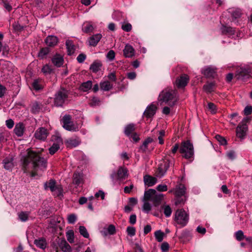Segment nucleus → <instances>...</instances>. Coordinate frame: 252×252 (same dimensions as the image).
Returning a JSON list of instances; mask_svg holds the SVG:
<instances>
[{
	"mask_svg": "<svg viewBox=\"0 0 252 252\" xmlns=\"http://www.w3.org/2000/svg\"><path fill=\"white\" fill-rule=\"evenodd\" d=\"M22 160L24 172L31 173L32 177L36 175L39 170H44L47 167L46 160L32 151H29Z\"/></svg>",
	"mask_w": 252,
	"mask_h": 252,
	"instance_id": "f257e3e1",
	"label": "nucleus"
},
{
	"mask_svg": "<svg viewBox=\"0 0 252 252\" xmlns=\"http://www.w3.org/2000/svg\"><path fill=\"white\" fill-rule=\"evenodd\" d=\"M158 100L161 104L164 103L170 106H173L178 100L177 93L172 89H164L159 94Z\"/></svg>",
	"mask_w": 252,
	"mask_h": 252,
	"instance_id": "f03ea898",
	"label": "nucleus"
},
{
	"mask_svg": "<svg viewBox=\"0 0 252 252\" xmlns=\"http://www.w3.org/2000/svg\"><path fill=\"white\" fill-rule=\"evenodd\" d=\"M163 198V194L158 193L154 189H149L145 191L144 201H151L155 206L158 205Z\"/></svg>",
	"mask_w": 252,
	"mask_h": 252,
	"instance_id": "7ed1b4c3",
	"label": "nucleus"
},
{
	"mask_svg": "<svg viewBox=\"0 0 252 252\" xmlns=\"http://www.w3.org/2000/svg\"><path fill=\"white\" fill-rule=\"evenodd\" d=\"M189 214L184 209L177 210L174 215L175 225H179L180 227H185L189 221Z\"/></svg>",
	"mask_w": 252,
	"mask_h": 252,
	"instance_id": "20e7f679",
	"label": "nucleus"
},
{
	"mask_svg": "<svg viewBox=\"0 0 252 252\" xmlns=\"http://www.w3.org/2000/svg\"><path fill=\"white\" fill-rule=\"evenodd\" d=\"M179 152L186 159L192 158L194 156V149L192 144L189 140L181 143Z\"/></svg>",
	"mask_w": 252,
	"mask_h": 252,
	"instance_id": "39448f33",
	"label": "nucleus"
},
{
	"mask_svg": "<svg viewBox=\"0 0 252 252\" xmlns=\"http://www.w3.org/2000/svg\"><path fill=\"white\" fill-rule=\"evenodd\" d=\"M251 120V118L249 117H246L243 119L236 127V132L237 137L241 139H244L248 129L247 123H249Z\"/></svg>",
	"mask_w": 252,
	"mask_h": 252,
	"instance_id": "423d86ee",
	"label": "nucleus"
},
{
	"mask_svg": "<svg viewBox=\"0 0 252 252\" xmlns=\"http://www.w3.org/2000/svg\"><path fill=\"white\" fill-rule=\"evenodd\" d=\"M69 92L64 89H61L55 94L54 104L56 106H62L67 100Z\"/></svg>",
	"mask_w": 252,
	"mask_h": 252,
	"instance_id": "0eeeda50",
	"label": "nucleus"
},
{
	"mask_svg": "<svg viewBox=\"0 0 252 252\" xmlns=\"http://www.w3.org/2000/svg\"><path fill=\"white\" fill-rule=\"evenodd\" d=\"M71 116L69 115H65L62 120L63 126L69 131H77L78 127L71 121Z\"/></svg>",
	"mask_w": 252,
	"mask_h": 252,
	"instance_id": "6e6552de",
	"label": "nucleus"
},
{
	"mask_svg": "<svg viewBox=\"0 0 252 252\" xmlns=\"http://www.w3.org/2000/svg\"><path fill=\"white\" fill-rule=\"evenodd\" d=\"M170 163L169 159H165L162 161L158 165L157 172V176L159 177L163 176L169 167Z\"/></svg>",
	"mask_w": 252,
	"mask_h": 252,
	"instance_id": "1a4fd4ad",
	"label": "nucleus"
},
{
	"mask_svg": "<svg viewBox=\"0 0 252 252\" xmlns=\"http://www.w3.org/2000/svg\"><path fill=\"white\" fill-rule=\"evenodd\" d=\"M56 182L55 180H50L48 182H46L44 184V188L45 189H49L52 192L58 191L59 194L61 193L62 191V188L61 186H56Z\"/></svg>",
	"mask_w": 252,
	"mask_h": 252,
	"instance_id": "9d476101",
	"label": "nucleus"
},
{
	"mask_svg": "<svg viewBox=\"0 0 252 252\" xmlns=\"http://www.w3.org/2000/svg\"><path fill=\"white\" fill-rule=\"evenodd\" d=\"M52 140L53 141L55 140L56 142L53 143L49 149V151L51 155H54L59 149L60 145L63 143V141L61 137L58 136H53Z\"/></svg>",
	"mask_w": 252,
	"mask_h": 252,
	"instance_id": "9b49d317",
	"label": "nucleus"
},
{
	"mask_svg": "<svg viewBox=\"0 0 252 252\" xmlns=\"http://www.w3.org/2000/svg\"><path fill=\"white\" fill-rule=\"evenodd\" d=\"M189 79V77L188 75L184 74L180 77L177 78L175 83L176 85L178 88L184 87L187 85Z\"/></svg>",
	"mask_w": 252,
	"mask_h": 252,
	"instance_id": "f8f14e48",
	"label": "nucleus"
},
{
	"mask_svg": "<svg viewBox=\"0 0 252 252\" xmlns=\"http://www.w3.org/2000/svg\"><path fill=\"white\" fill-rule=\"evenodd\" d=\"M48 135L47 130L44 127L38 128L34 133L35 137L37 139L41 140H45Z\"/></svg>",
	"mask_w": 252,
	"mask_h": 252,
	"instance_id": "ddd939ff",
	"label": "nucleus"
},
{
	"mask_svg": "<svg viewBox=\"0 0 252 252\" xmlns=\"http://www.w3.org/2000/svg\"><path fill=\"white\" fill-rule=\"evenodd\" d=\"M59 247L63 252H71V249L69 245L64 239L58 238L56 240Z\"/></svg>",
	"mask_w": 252,
	"mask_h": 252,
	"instance_id": "4468645a",
	"label": "nucleus"
},
{
	"mask_svg": "<svg viewBox=\"0 0 252 252\" xmlns=\"http://www.w3.org/2000/svg\"><path fill=\"white\" fill-rule=\"evenodd\" d=\"M157 107L154 104H151L147 107L144 114L147 118H151L156 114Z\"/></svg>",
	"mask_w": 252,
	"mask_h": 252,
	"instance_id": "2eb2a0df",
	"label": "nucleus"
},
{
	"mask_svg": "<svg viewBox=\"0 0 252 252\" xmlns=\"http://www.w3.org/2000/svg\"><path fill=\"white\" fill-rule=\"evenodd\" d=\"M124 55L126 58H132L134 56L135 50L133 47L129 44H126L123 50Z\"/></svg>",
	"mask_w": 252,
	"mask_h": 252,
	"instance_id": "dca6fc26",
	"label": "nucleus"
},
{
	"mask_svg": "<svg viewBox=\"0 0 252 252\" xmlns=\"http://www.w3.org/2000/svg\"><path fill=\"white\" fill-rule=\"evenodd\" d=\"M25 130V126L22 123L16 124L14 129V133L18 137H21L23 135Z\"/></svg>",
	"mask_w": 252,
	"mask_h": 252,
	"instance_id": "f3484780",
	"label": "nucleus"
},
{
	"mask_svg": "<svg viewBox=\"0 0 252 252\" xmlns=\"http://www.w3.org/2000/svg\"><path fill=\"white\" fill-rule=\"evenodd\" d=\"M102 38V35L97 33L93 35L89 38V44L92 46H95Z\"/></svg>",
	"mask_w": 252,
	"mask_h": 252,
	"instance_id": "a211bd4d",
	"label": "nucleus"
},
{
	"mask_svg": "<svg viewBox=\"0 0 252 252\" xmlns=\"http://www.w3.org/2000/svg\"><path fill=\"white\" fill-rule=\"evenodd\" d=\"M201 73L207 77H213L216 71L215 69L211 66H206L202 68Z\"/></svg>",
	"mask_w": 252,
	"mask_h": 252,
	"instance_id": "6ab92c4d",
	"label": "nucleus"
},
{
	"mask_svg": "<svg viewBox=\"0 0 252 252\" xmlns=\"http://www.w3.org/2000/svg\"><path fill=\"white\" fill-rule=\"evenodd\" d=\"M52 63L57 67H61L63 63V57L60 54H56L52 59Z\"/></svg>",
	"mask_w": 252,
	"mask_h": 252,
	"instance_id": "aec40b11",
	"label": "nucleus"
},
{
	"mask_svg": "<svg viewBox=\"0 0 252 252\" xmlns=\"http://www.w3.org/2000/svg\"><path fill=\"white\" fill-rule=\"evenodd\" d=\"M58 42V39L57 37L54 35H49L45 40L46 45L50 47H53L56 45Z\"/></svg>",
	"mask_w": 252,
	"mask_h": 252,
	"instance_id": "412c9836",
	"label": "nucleus"
},
{
	"mask_svg": "<svg viewBox=\"0 0 252 252\" xmlns=\"http://www.w3.org/2000/svg\"><path fill=\"white\" fill-rule=\"evenodd\" d=\"M2 163L5 169L10 170L14 167L13 158L12 157L6 158L3 160Z\"/></svg>",
	"mask_w": 252,
	"mask_h": 252,
	"instance_id": "4be33fe9",
	"label": "nucleus"
},
{
	"mask_svg": "<svg viewBox=\"0 0 252 252\" xmlns=\"http://www.w3.org/2000/svg\"><path fill=\"white\" fill-rule=\"evenodd\" d=\"M32 86L34 90L38 91L43 89L44 87V82L41 79H35L33 80Z\"/></svg>",
	"mask_w": 252,
	"mask_h": 252,
	"instance_id": "5701e85b",
	"label": "nucleus"
},
{
	"mask_svg": "<svg viewBox=\"0 0 252 252\" xmlns=\"http://www.w3.org/2000/svg\"><path fill=\"white\" fill-rule=\"evenodd\" d=\"M144 182L148 187H152L156 184L157 179L156 178L150 175H145L144 177Z\"/></svg>",
	"mask_w": 252,
	"mask_h": 252,
	"instance_id": "b1692460",
	"label": "nucleus"
},
{
	"mask_svg": "<svg viewBox=\"0 0 252 252\" xmlns=\"http://www.w3.org/2000/svg\"><path fill=\"white\" fill-rule=\"evenodd\" d=\"M186 188L184 185L180 184L175 189V195L177 197H181L185 193Z\"/></svg>",
	"mask_w": 252,
	"mask_h": 252,
	"instance_id": "393cba45",
	"label": "nucleus"
},
{
	"mask_svg": "<svg viewBox=\"0 0 252 252\" xmlns=\"http://www.w3.org/2000/svg\"><path fill=\"white\" fill-rule=\"evenodd\" d=\"M41 105L37 101H34L31 104V112L32 114H37L41 110Z\"/></svg>",
	"mask_w": 252,
	"mask_h": 252,
	"instance_id": "a878e982",
	"label": "nucleus"
},
{
	"mask_svg": "<svg viewBox=\"0 0 252 252\" xmlns=\"http://www.w3.org/2000/svg\"><path fill=\"white\" fill-rule=\"evenodd\" d=\"M135 129V125L130 124L126 126L124 129V133L127 136H130V135L134 133Z\"/></svg>",
	"mask_w": 252,
	"mask_h": 252,
	"instance_id": "bb28decb",
	"label": "nucleus"
},
{
	"mask_svg": "<svg viewBox=\"0 0 252 252\" xmlns=\"http://www.w3.org/2000/svg\"><path fill=\"white\" fill-rule=\"evenodd\" d=\"M115 227L114 225L110 224L107 228L104 229V230L101 231V233L102 235L106 236L107 235H113L115 233Z\"/></svg>",
	"mask_w": 252,
	"mask_h": 252,
	"instance_id": "cd10ccee",
	"label": "nucleus"
},
{
	"mask_svg": "<svg viewBox=\"0 0 252 252\" xmlns=\"http://www.w3.org/2000/svg\"><path fill=\"white\" fill-rule=\"evenodd\" d=\"M34 244L36 247L42 249H45L47 247V243L45 239L39 238L35 239L34 241Z\"/></svg>",
	"mask_w": 252,
	"mask_h": 252,
	"instance_id": "c85d7f7f",
	"label": "nucleus"
},
{
	"mask_svg": "<svg viewBox=\"0 0 252 252\" xmlns=\"http://www.w3.org/2000/svg\"><path fill=\"white\" fill-rule=\"evenodd\" d=\"M128 176L127 170L125 168L120 167L117 172V176L119 179H124Z\"/></svg>",
	"mask_w": 252,
	"mask_h": 252,
	"instance_id": "c756f323",
	"label": "nucleus"
},
{
	"mask_svg": "<svg viewBox=\"0 0 252 252\" xmlns=\"http://www.w3.org/2000/svg\"><path fill=\"white\" fill-rule=\"evenodd\" d=\"M102 66L101 62L99 61H95L91 65L90 69L93 72H97L100 69V67Z\"/></svg>",
	"mask_w": 252,
	"mask_h": 252,
	"instance_id": "7c9ffc66",
	"label": "nucleus"
},
{
	"mask_svg": "<svg viewBox=\"0 0 252 252\" xmlns=\"http://www.w3.org/2000/svg\"><path fill=\"white\" fill-rule=\"evenodd\" d=\"M92 87V82L91 81H87V82L82 83L80 86V90L83 92H86L90 90Z\"/></svg>",
	"mask_w": 252,
	"mask_h": 252,
	"instance_id": "2f4dec72",
	"label": "nucleus"
},
{
	"mask_svg": "<svg viewBox=\"0 0 252 252\" xmlns=\"http://www.w3.org/2000/svg\"><path fill=\"white\" fill-rule=\"evenodd\" d=\"M82 175L79 173H74L73 176V183L79 186L82 182Z\"/></svg>",
	"mask_w": 252,
	"mask_h": 252,
	"instance_id": "473e14b6",
	"label": "nucleus"
},
{
	"mask_svg": "<svg viewBox=\"0 0 252 252\" xmlns=\"http://www.w3.org/2000/svg\"><path fill=\"white\" fill-rule=\"evenodd\" d=\"M65 45L67 50L68 54L71 55L73 54L75 51V47L72 41L70 40H67L66 41Z\"/></svg>",
	"mask_w": 252,
	"mask_h": 252,
	"instance_id": "72a5a7b5",
	"label": "nucleus"
},
{
	"mask_svg": "<svg viewBox=\"0 0 252 252\" xmlns=\"http://www.w3.org/2000/svg\"><path fill=\"white\" fill-rule=\"evenodd\" d=\"M153 142V139L150 137L147 138L140 147L139 150L142 152H145L148 149V145Z\"/></svg>",
	"mask_w": 252,
	"mask_h": 252,
	"instance_id": "f704fd0d",
	"label": "nucleus"
},
{
	"mask_svg": "<svg viewBox=\"0 0 252 252\" xmlns=\"http://www.w3.org/2000/svg\"><path fill=\"white\" fill-rule=\"evenodd\" d=\"M30 213L29 212H21L18 213V218L21 221L28 220Z\"/></svg>",
	"mask_w": 252,
	"mask_h": 252,
	"instance_id": "c9c22d12",
	"label": "nucleus"
},
{
	"mask_svg": "<svg viewBox=\"0 0 252 252\" xmlns=\"http://www.w3.org/2000/svg\"><path fill=\"white\" fill-rule=\"evenodd\" d=\"M100 86L101 89L104 91H109L112 88V85L108 81L100 83Z\"/></svg>",
	"mask_w": 252,
	"mask_h": 252,
	"instance_id": "e433bc0d",
	"label": "nucleus"
},
{
	"mask_svg": "<svg viewBox=\"0 0 252 252\" xmlns=\"http://www.w3.org/2000/svg\"><path fill=\"white\" fill-rule=\"evenodd\" d=\"M67 143L69 146L75 147L80 144V140L78 138H71L67 140Z\"/></svg>",
	"mask_w": 252,
	"mask_h": 252,
	"instance_id": "4c0bfd02",
	"label": "nucleus"
},
{
	"mask_svg": "<svg viewBox=\"0 0 252 252\" xmlns=\"http://www.w3.org/2000/svg\"><path fill=\"white\" fill-rule=\"evenodd\" d=\"M221 32L223 33L228 34L229 35H233L235 33V30L231 27H228L222 26L221 28Z\"/></svg>",
	"mask_w": 252,
	"mask_h": 252,
	"instance_id": "58836bf2",
	"label": "nucleus"
},
{
	"mask_svg": "<svg viewBox=\"0 0 252 252\" xmlns=\"http://www.w3.org/2000/svg\"><path fill=\"white\" fill-rule=\"evenodd\" d=\"M161 208L166 217H169L171 216L172 211L169 205H163Z\"/></svg>",
	"mask_w": 252,
	"mask_h": 252,
	"instance_id": "ea45409f",
	"label": "nucleus"
},
{
	"mask_svg": "<svg viewBox=\"0 0 252 252\" xmlns=\"http://www.w3.org/2000/svg\"><path fill=\"white\" fill-rule=\"evenodd\" d=\"M94 27L90 22L85 23L83 27V31L84 32L89 33L93 32Z\"/></svg>",
	"mask_w": 252,
	"mask_h": 252,
	"instance_id": "a19ab883",
	"label": "nucleus"
},
{
	"mask_svg": "<svg viewBox=\"0 0 252 252\" xmlns=\"http://www.w3.org/2000/svg\"><path fill=\"white\" fill-rule=\"evenodd\" d=\"M49 51V49L48 47L43 48L39 52L38 56L41 59H44Z\"/></svg>",
	"mask_w": 252,
	"mask_h": 252,
	"instance_id": "79ce46f5",
	"label": "nucleus"
},
{
	"mask_svg": "<svg viewBox=\"0 0 252 252\" xmlns=\"http://www.w3.org/2000/svg\"><path fill=\"white\" fill-rule=\"evenodd\" d=\"M235 237L236 239L238 241H241L246 238V236L244 235V232L242 230H239L235 233Z\"/></svg>",
	"mask_w": 252,
	"mask_h": 252,
	"instance_id": "37998d69",
	"label": "nucleus"
},
{
	"mask_svg": "<svg viewBox=\"0 0 252 252\" xmlns=\"http://www.w3.org/2000/svg\"><path fill=\"white\" fill-rule=\"evenodd\" d=\"M215 84L213 82L208 83L203 86L204 90L207 93H211L213 91Z\"/></svg>",
	"mask_w": 252,
	"mask_h": 252,
	"instance_id": "c03bdc74",
	"label": "nucleus"
},
{
	"mask_svg": "<svg viewBox=\"0 0 252 252\" xmlns=\"http://www.w3.org/2000/svg\"><path fill=\"white\" fill-rule=\"evenodd\" d=\"M164 233L161 230H157L155 232V236L158 242H161L163 239Z\"/></svg>",
	"mask_w": 252,
	"mask_h": 252,
	"instance_id": "a18cd8bd",
	"label": "nucleus"
},
{
	"mask_svg": "<svg viewBox=\"0 0 252 252\" xmlns=\"http://www.w3.org/2000/svg\"><path fill=\"white\" fill-rule=\"evenodd\" d=\"M230 12L232 17L235 19L240 17L242 14L241 10L238 8L232 10Z\"/></svg>",
	"mask_w": 252,
	"mask_h": 252,
	"instance_id": "49530a36",
	"label": "nucleus"
},
{
	"mask_svg": "<svg viewBox=\"0 0 252 252\" xmlns=\"http://www.w3.org/2000/svg\"><path fill=\"white\" fill-rule=\"evenodd\" d=\"M79 232L81 235L85 238H88L89 237V234L85 226H80L79 227Z\"/></svg>",
	"mask_w": 252,
	"mask_h": 252,
	"instance_id": "de8ad7c7",
	"label": "nucleus"
},
{
	"mask_svg": "<svg viewBox=\"0 0 252 252\" xmlns=\"http://www.w3.org/2000/svg\"><path fill=\"white\" fill-rule=\"evenodd\" d=\"M100 103V99L97 97H93L90 104L92 106L99 105Z\"/></svg>",
	"mask_w": 252,
	"mask_h": 252,
	"instance_id": "09e8293b",
	"label": "nucleus"
},
{
	"mask_svg": "<svg viewBox=\"0 0 252 252\" xmlns=\"http://www.w3.org/2000/svg\"><path fill=\"white\" fill-rule=\"evenodd\" d=\"M135 228L134 227L128 226L126 228L127 234L132 237L135 235Z\"/></svg>",
	"mask_w": 252,
	"mask_h": 252,
	"instance_id": "8fccbe9b",
	"label": "nucleus"
},
{
	"mask_svg": "<svg viewBox=\"0 0 252 252\" xmlns=\"http://www.w3.org/2000/svg\"><path fill=\"white\" fill-rule=\"evenodd\" d=\"M208 108L212 114H215L217 112L216 106L213 103H208Z\"/></svg>",
	"mask_w": 252,
	"mask_h": 252,
	"instance_id": "3c124183",
	"label": "nucleus"
},
{
	"mask_svg": "<svg viewBox=\"0 0 252 252\" xmlns=\"http://www.w3.org/2000/svg\"><path fill=\"white\" fill-rule=\"evenodd\" d=\"M67 240L70 243H73L74 241V233L72 230L68 231L66 233Z\"/></svg>",
	"mask_w": 252,
	"mask_h": 252,
	"instance_id": "603ef678",
	"label": "nucleus"
},
{
	"mask_svg": "<svg viewBox=\"0 0 252 252\" xmlns=\"http://www.w3.org/2000/svg\"><path fill=\"white\" fill-rule=\"evenodd\" d=\"M122 29L124 31L128 32L131 30L132 26L129 23H124L122 26Z\"/></svg>",
	"mask_w": 252,
	"mask_h": 252,
	"instance_id": "864d4df0",
	"label": "nucleus"
},
{
	"mask_svg": "<svg viewBox=\"0 0 252 252\" xmlns=\"http://www.w3.org/2000/svg\"><path fill=\"white\" fill-rule=\"evenodd\" d=\"M68 222L73 224L76 220V216L74 214H70L67 217Z\"/></svg>",
	"mask_w": 252,
	"mask_h": 252,
	"instance_id": "5fc2aeb1",
	"label": "nucleus"
},
{
	"mask_svg": "<svg viewBox=\"0 0 252 252\" xmlns=\"http://www.w3.org/2000/svg\"><path fill=\"white\" fill-rule=\"evenodd\" d=\"M143 206V210L144 212L148 213L151 210V206L149 203L145 201Z\"/></svg>",
	"mask_w": 252,
	"mask_h": 252,
	"instance_id": "6e6d98bb",
	"label": "nucleus"
},
{
	"mask_svg": "<svg viewBox=\"0 0 252 252\" xmlns=\"http://www.w3.org/2000/svg\"><path fill=\"white\" fill-rule=\"evenodd\" d=\"M52 70V68L48 64H46L45 65L43 66V67L42 68V72L44 74L50 73Z\"/></svg>",
	"mask_w": 252,
	"mask_h": 252,
	"instance_id": "4d7b16f0",
	"label": "nucleus"
},
{
	"mask_svg": "<svg viewBox=\"0 0 252 252\" xmlns=\"http://www.w3.org/2000/svg\"><path fill=\"white\" fill-rule=\"evenodd\" d=\"M216 139L219 142V143L222 145H224L227 143L226 140L223 137L220 135H217L216 136Z\"/></svg>",
	"mask_w": 252,
	"mask_h": 252,
	"instance_id": "13d9d810",
	"label": "nucleus"
},
{
	"mask_svg": "<svg viewBox=\"0 0 252 252\" xmlns=\"http://www.w3.org/2000/svg\"><path fill=\"white\" fill-rule=\"evenodd\" d=\"M107 58L110 61H113L115 57V53L113 50H110L106 55Z\"/></svg>",
	"mask_w": 252,
	"mask_h": 252,
	"instance_id": "bf43d9fd",
	"label": "nucleus"
},
{
	"mask_svg": "<svg viewBox=\"0 0 252 252\" xmlns=\"http://www.w3.org/2000/svg\"><path fill=\"white\" fill-rule=\"evenodd\" d=\"M12 27L15 31H21L24 29V26L20 25L18 23H15L13 24Z\"/></svg>",
	"mask_w": 252,
	"mask_h": 252,
	"instance_id": "052dcab7",
	"label": "nucleus"
},
{
	"mask_svg": "<svg viewBox=\"0 0 252 252\" xmlns=\"http://www.w3.org/2000/svg\"><path fill=\"white\" fill-rule=\"evenodd\" d=\"M252 113V106H247L244 110V113L245 115L248 116Z\"/></svg>",
	"mask_w": 252,
	"mask_h": 252,
	"instance_id": "680f3d73",
	"label": "nucleus"
},
{
	"mask_svg": "<svg viewBox=\"0 0 252 252\" xmlns=\"http://www.w3.org/2000/svg\"><path fill=\"white\" fill-rule=\"evenodd\" d=\"M86 56L84 54H79L77 57V61L79 63H82L85 60Z\"/></svg>",
	"mask_w": 252,
	"mask_h": 252,
	"instance_id": "e2e57ef3",
	"label": "nucleus"
},
{
	"mask_svg": "<svg viewBox=\"0 0 252 252\" xmlns=\"http://www.w3.org/2000/svg\"><path fill=\"white\" fill-rule=\"evenodd\" d=\"M157 189L159 191H165L167 190V186L165 185L160 184L157 186Z\"/></svg>",
	"mask_w": 252,
	"mask_h": 252,
	"instance_id": "0e129e2a",
	"label": "nucleus"
},
{
	"mask_svg": "<svg viewBox=\"0 0 252 252\" xmlns=\"http://www.w3.org/2000/svg\"><path fill=\"white\" fill-rule=\"evenodd\" d=\"M5 123L6 126L9 129L12 128L14 125V122L11 119L6 120Z\"/></svg>",
	"mask_w": 252,
	"mask_h": 252,
	"instance_id": "69168bd1",
	"label": "nucleus"
},
{
	"mask_svg": "<svg viewBox=\"0 0 252 252\" xmlns=\"http://www.w3.org/2000/svg\"><path fill=\"white\" fill-rule=\"evenodd\" d=\"M169 248V244L167 242H163L161 245V250L163 252H167Z\"/></svg>",
	"mask_w": 252,
	"mask_h": 252,
	"instance_id": "338daca9",
	"label": "nucleus"
},
{
	"mask_svg": "<svg viewBox=\"0 0 252 252\" xmlns=\"http://www.w3.org/2000/svg\"><path fill=\"white\" fill-rule=\"evenodd\" d=\"M127 77L130 80H134L136 76V74L135 72H130L127 73Z\"/></svg>",
	"mask_w": 252,
	"mask_h": 252,
	"instance_id": "774afa93",
	"label": "nucleus"
}]
</instances>
